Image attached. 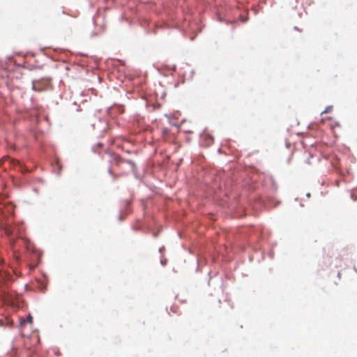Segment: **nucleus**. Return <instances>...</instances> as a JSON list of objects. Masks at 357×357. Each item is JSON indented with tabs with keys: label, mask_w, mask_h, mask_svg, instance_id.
<instances>
[{
	"label": "nucleus",
	"mask_w": 357,
	"mask_h": 357,
	"mask_svg": "<svg viewBox=\"0 0 357 357\" xmlns=\"http://www.w3.org/2000/svg\"><path fill=\"white\" fill-rule=\"evenodd\" d=\"M177 310H178V307H174L172 306L171 307V311L173 312L174 313H176L177 312Z\"/></svg>",
	"instance_id": "obj_6"
},
{
	"label": "nucleus",
	"mask_w": 357,
	"mask_h": 357,
	"mask_svg": "<svg viewBox=\"0 0 357 357\" xmlns=\"http://www.w3.org/2000/svg\"><path fill=\"white\" fill-rule=\"evenodd\" d=\"M351 199H352L354 201H356V200H357V195H356V192H353L351 194Z\"/></svg>",
	"instance_id": "obj_5"
},
{
	"label": "nucleus",
	"mask_w": 357,
	"mask_h": 357,
	"mask_svg": "<svg viewBox=\"0 0 357 357\" xmlns=\"http://www.w3.org/2000/svg\"><path fill=\"white\" fill-rule=\"evenodd\" d=\"M357 191V189H355V192Z\"/></svg>",
	"instance_id": "obj_11"
},
{
	"label": "nucleus",
	"mask_w": 357,
	"mask_h": 357,
	"mask_svg": "<svg viewBox=\"0 0 357 357\" xmlns=\"http://www.w3.org/2000/svg\"><path fill=\"white\" fill-rule=\"evenodd\" d=\"M112 161L114 162H115V164L117 165H120L121 163H126V164L129 165L130 168L132 171H133L135 168V164L132 161L125 160L116 154L112 155Z\"/></svg>",
	"instance_id": "obj_1"
},
{
	"label": "nucleus",
	"mask_w": 357,
	"mask_h": 357,
	"mask_svg": "<svg viewBox=\"0 0 357 357\" xmlns=\"http://www.w3.org/2000/svg\"><path fill=\"white\" fill-rule=\"evenodd\" d=\"M202 138L206 141V145L208 146L213 142V138L208 134H204Z\"/></svg>",
	"instance_id": "obj_3"
},
{
	"label": "nucleus",
	"mask_w": 357,
	"mask_h": 357,
	"mask_svg": "<svg viewBox=\"0 0 357 357\" xmlns=\"http://www.w3.org/2000/svg\"><path fill=\"white\" fill-rule=\"evenodd\" d=\"M27 320H28V321H29V322L31 323V322H32V317H31V316H29V317H28V319H27Z\"/></svg>",
	"instance_id": "obj_9"
},
{
	"label": "nucleus",
	"mask_w": 357,
	"mask_h": 357,
	"mask_svg": "<svg viewBox=\"0 0 357 357\" xmlns=\"http://www.w3.org/2000/svg\"><path fill=\"white\" fill-rule=\"evenodd\" d=\"M331 109H332V107L329 106V107H326V109L321 112V114L330 112L331 111Z\"/></svg>",
	"instance_id": "obj_4"
},
{
	"label": "nucleus",
	"mask_w": 357,
	"mask_h": 357,
	"mask_svg": "<svg viewBox=\"0 0 357 357\" xmlns=\"http://www.w3.org/2000/svg\"><path fill=\"white\" fill-rule=\"evenodd\" d=\"M109 172L111 174H112V170H111V169H109Z\"/></svg>",
	"instance_id": "obj_10"
},
{
	"label": "nucleus",
	"mask_w": 357,
	"mask_h": 357,
	"mask_svg": "<svg viewBox=\"0 0 357 357\" xmlns=\"http://www.w3.org/2000/svg\"><path fill=\"white\" fill-rule=\"evenodd\" d=\"M48 84L49 81L47 79L34 80L32 82V89L34 91H40L45 89Z\"/></svg>",
	"instance_id": "obj_2"
},
{
	"label": "nucleus",
	"mask_w": 357,
	"mask_h": 357,
	"mask_svg": "<svg viewBox=\"0 0 357 357\" xmlns=\"http://www.w3.org/2000/svg\"><path fill=\"white\" fill-rule=\"evenodd\" d=\"M6 234L8 235V236H10L11 235V231H10L9 229H6Z\"/></svg>",
	"instance_id": "obj_8"
},
{
	"label": "nucleus",
	"mask_w": 357,
	"mask_h": 357,
	"mask_svg": "<svg viewBox=\"0 0 357 357\" xmlns=\"http://www.w3.org/2000/svg\"><path fill=\"white\" fill-rule=\"evenodd\" d=\"M40 288L41 291H43L46 288V284H43V285L41 287H40Z\"/></svg>",
	"instance_id": "obj_7"
}]
</instances>
